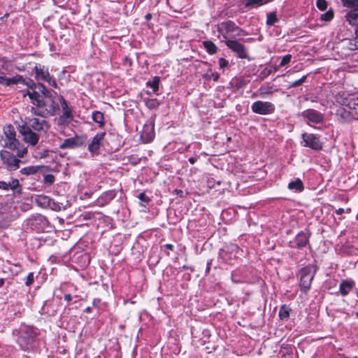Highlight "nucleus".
I'll use <instances>...</instances> for the list:
<instances>
[{"instance_id":"1","label":"nucleus","mask_w":358,"mask_h":358,"mask_svg":"<svg viewBox=\"0 0 358 358\" xmlns=\"http://www.w3.org/2000/svg\"><path fill=\"white\" fill-rule=\"evenodd\" d=\"M28 95L32 106L31 112L34 115L42 117L54 116L59 109V106L52 96H43L35 90L28 91Z\"/></svg>"},{"instance_id":"2","label":"nucleus","mask_w":358,"mask_h":358,"mask_svg":"<svg viewBox=\"0 0 358 358\" xmlns=\"http://www.w3.org/2000/svg\"><path fill=\"white\" fill-rule=\"evenodd\" d=\"M13 334L21 350L28 351L34 348L36 333L33 327L22 325L19 329H15Z\"/></svg>"},{"instance_id":"3","label":"nucleus","mask_w":358,"mask_h":358,"mask_svg":"<svg viewBox=\"0 0 358 358\" xmlns=\"http://www.w3.org/2000/svg\"><path fill=\"white\" fill-rule=\"evenodd\" d=\"M344 6L351 10L346 14V20L352 25L357 24L355 38L348 41V47L350 50L358 49V0H342Z\"/></svg>"},{"instance_id":"4","label":"nucleus","mask_w":358,"mask_h":358,"mask_svg":"<svg viewBox=\"0 0 358 358\" xmlns=\"http://www.w3.org/2000/svg\"><path fill=\"white\" fill-rule=\"evenodd\" d=\"M59 101L62 107V114L55 118L54 122L59 129L68 127L73 120V108L69 106L67 101L60 95Z\"/></svg>"},{"instance_id":"5","label":"nucleus","mask_w":358,"mask_h":358,"mask_svg":"<svg viewBox=\"0 0 358 358\" xmlns=\"http://www.w3.org/2000/svg\"><path fill=\"white\" fill-rule=\"evenodd\" d=\"M217 31L224 38L228 40L229 37H236L244 35V31L231 21L223 22L217 25Z\"/></svg>"},{"instance_id":"6","label":"nucleus","mask_w":358,"mask_h":358,"mask_svg":"<svg viewBox=\"0 0 358 358\" xmlns=\"http://www.w3.org/2000/svg\"><path fill=\"white\" fill-rule=\"evenodd\" d=\"M317 271V267L315 265L310 264L303 268L299 271L300 286L301 289L307 292L310 289L312 280Z\"/></svg>"},{"instance_id":"7","label":"nucleus","mask_w":358,"mask_h":358,"mask_svg":"<svg viewBox=\"0 0 358 358\" xmlns=\"http://www.w3.org/2000/svg\"><path fill=\"white\" fill-rule=\"evenodd\" d=\"M22 126L28 127L29 129L38 133H47L50 129V124L46 120L37 117H26Z\"/></svg>"},{"instance_id":"8","label":"nucleus","mask_w":358,"mask_h":358,"mask_svg":"<svg viewBox=\"0 0 358 358\" xmlns=\"http://www.w3.org/2000/svg\"><path fill=\"white\" fill-rule=\"evenodd\" d=\"M19 133L22 136V140L27 144L34 146L40 139V133L29 129L28 127L20 125L18 127Z\"/></svg>"},{"instance_id":"9","label":"nucleus","mask_w":358,"mask_h":358,"mask_svg":"<svg viewBox=\"0 0 358 358\" xmlns=\"http://www.w3.org/2000/svg\"><path fill=\"white\" fill-rule=\"evenodd\" d=\"M301 138L302 146L310 148L314 150H320L322 149V143L317 135L314 134L303 133L301 135Z\"/></svg>"},{"instance_id":"10","label":"nucleus","mask_w":358,"mask_h":358,"mask_svg":"<svg viewBox=\"0 0 358 358\" xmlns=\"http://www.w3.org/2000/svg\"><path fill=\"white\" fill-rule=\"evenodd\" d=\"M0 157L3 164L6 166V168L10 171H15L20 166V159L15 157L12 153L6 150H1L0 152Z\"/></svg>"},{"instance_id":"11","label":"nucleus","mask_w":358,"mask_h":358,"mask_svg":"<svg viewBox=\"0 0 358 358\" xmlns=\"http://www.w3.org/2000/svg\"><path fill=\"white\" fill-rule=\"evenodd\" d=\"M251 109L259 115H268L274 112L275 106L269 101H257L252 103Z\"/></svg>"},{"instance_id":"12","label":"nucleus","mask_w":358,"mask_h":358,"mask_svg":"<svg viewBox=\"0 0 358 358\" xmlns=\"http://www.w3.org/2000/svg\"><path fill=\"white\" fill-rule=\"evenodd\" d=\"M4 134L7 138V142L5 144V147L15 150L17 148L19 144L18 141L15 138L16 132L14 127L12 125H7L4 128Z\"/></svg>"},{"instance_id":"13","label":"nucleus","mask_w":358,"mask_h":358,"mask_svg":"<svg viewBox=\"0 0 358 358\" xmlns=\"http://www.w3.org/2000/svg\"><path fill=\"white\" fill-rule=\"evenodd\" d=\"M226 45L236 52V55L241 59L248 58V54L245 47L236 40H226Z\"/></svg>"},{"instance_id":"14","label":"nucleus","mask_w":358,"mask_h":358,"mask_svg":"<svg viewBox=\"0 0 358 358\" xmlns=\"http://www.w3.org/2000/svg\"><path fill=\"white\" fill-rule=\"evenodd\" d=\"M301 116L308 122L315 124L321 123L324 120L323 115L314 109H307L303 110L301 113Z\"/></svg>"},{"instance_id":"15","label":"nucleus","mask_w":358,"mask_h":358,"mask_svg":"<svg viewBox=\"0 0 358 358\" xmlns=\"http://www.w3.org/2000/svg\"><path fill=\"white\" fill-rule=\"evenodd\" d=\"M106 135L105 132L96 134L93 138L92 142L89 144L87 150L92 154L96 152L100 148L102 141Z\"/></svg>"},{"instance_id":"16","label":"nucleus","mask_w":358,"mask_h":358,"mask_svg":"<svg viewBox=\"0 0 358 358\" xmlns=\"http://www.w3.org/2000/svg\"><path fill=\"white\" fill-rule=\"evenodd\" d=\"M81 145L79 137L76 136L75 137L66 138L64 140L63 143L59 145V148L64 149H73L79 147Z\"/></svg>"},{"instance_id":"17","label":"nucleus","mask_w":358,"mask_h":358,"mask_svg":"<svg viewBox=\"0 0 358 358\" xmlns=\"http://www.w3.org/2000/svg\"><path fill=\"white\" fill-rule=\"evenodd\" d=\"M36 78L38 80L46 81L50 76L48 70L44 66H36L34 67Z\"/></svg>"},{"instance_id":"18","label":"nucleus","mask_w":358,"mask_h":358,"mask_svg":"<svg viewBox=\"0 0 358 358\" xmlns=\"http://www.w3.org/2000/svg\"><path fill=\"white\" fill-rule=\"evenodd\" d=\"M355 286V282L352 280H343L339 285V290L342 296H345L349 294Z\"/></svg>"},{"instance_id":"19","label":"nucleus","mask_w":358,"mask_h":358,"mask_svg":"<svg viewBox=\"0 0 358 358\" xmlns=\"http://www.w3.org/2000/svg\"><path fill=\"white\" fill-rule=\"evenodd\" d=\"M273 0H243L245 8H254L271 2Z\"/></svg>"},{"instance_id":"20","label":"nucleus","mask_w":358,"mask_h":358,"mask_svg":"<svg viewBox=\"0 0 358 358\" xmlns=\"http://www.w3.org/2000/svg\"><path fill=\"white\" fill-rule=\"evenodd\" d=\"M50 198L49 196L41 194L36 196L35 202L38 206L43 208H48V206H50Z\"/></svg>"},{"instance_id":"21","label":"nucleus","mask_w":358,"mask_h":358,"mask_svg":"<svg viewBox=\"0 0 358 358\" xmlns=\"http://www.w3.org/2000/svg\"><path fill=\"white\" fill-rule=\"evenodd\" d=\"M141 136L142 138H145L146 142L151 141L155 136L153 127L145 126L143 129Z\"/></svg>"},{"instance_id":"22","label":"nucleus","mask_w":358,"mask_h":358,"mask_svg":"<svg viewBox=\"0 0 358 358\" xmlns=\"http://www.w3.org/2000/svg\"><path fill=\"white\" fill-rule=\"evenodd\" d=\"M288 188L292 190L301 192L303 189V185L302 181L297 178L294 181H292L288 184Z\"/></svg>"},{"instance_id":"23","label":"nucleus","mask_w":358,"mask_h":358,"mask_svg":"<svg viewBox=\"0 0 358 358\" xmlns=\"http://www.w3.org/2000/svg\"><path fill=\"white\" fill-rule=\"evenodd\" d=\"M41 168L42 166H30L22 169L20 173L26 176L33 175L37 173Z\"/></svg>"},{"instance_id":"24","label":"nucleus","mask_w":358,"mask_h":358,"mask_svg":"<svg viewBox=\"0 0 358 358\" xmlns=\"http://www.w3.org/2000/svg\"><path fill=\"white\" fill-rule=\"evenodd\" d=\"M24 82V79H23L22 76L16 75L12 78H7L6 82L4 83V85L10 86L12 85H15Z\"/></svg>"},{"instance_id":"25","label":"nucleus","mask_w":358,"mask_h":358,"mask_svg":"<svg viewBox=\"0 0 358 358\" xmlns=\"http://www.w3.org/2000/svg\"><path fill=\"white\" fill-rule=\"evenodd\" d=\"M8 188L14 192L22 193V188L17 179H12L11 181L8 182Z\"/></svg>"},{"instance_id":"26","label":"nucleus","mask_w":358,"mask_h":358,"mask_svg":"<svg viewBox=\"0 0 358 358\" xmlns=\"http://www.w3.org/2000/svg\"><path fill=\"white\" fill-rule=\"evenodd\" d=\"M203 45L209 54H215L217 52V48L213 42L205 41L203 42Z\"/></svg>"},{"instance_id":"27","label":"nucleus","mask_w":358,"mask_h":358,"mask_svg":"<svg viewBox=\"0 0 358 358\" xmlns=\"http://www.w3.org/2000/svg\"><path fill=\"white\" fill-rule=\"evenodd\" d=\"M92 119L96 123L99 124L100 127H103L104 125L103 114L101 112H94L92 113Z\"/></svg>"},{"instance_id":"28","label":"nucleus","mask_w":358,"mask_h":358,"mask_svg":"<svg viewBox=\"0 0 358 358\" xmlns=\"http://www.w3.org/2000/svg\"><path fill=\"white\" fill-rule=\"evenodd\" d=\"M273 92V87L268 84L262 85L259 89V94L262 97H264L266 95L271 94Z\"/></svg>"},{"instance_id":"29","label":"nucleus","mask_w":358,"mask_h":358,"mask_svg":"<svg viewBox=\"0 0 358 358\" xmlns=\"http://www.w3.org/2000/svg\"><path fill=\"white\" fill-rule=\"evenodd\" d=\"M35 89L38 90L36 92L43 96H52V93L42 83L37 84V86Z\"/></svg>"},{"instance_id":"30","label":"nucleus","mask_w":358,"mask_h":358,"mask_svg":"<svg viewBox=\"0 0 358 358\" xmlns=\"http://www.w3.org/2000/svg\"><path fill=\"white\" fill-rule=\"evenodd\" d=\"M159 78L155 76L152 80L148 81L147 85L150 86L152 89L154 93L157 92L159 90Z\"/></svg>"},{"instance_id":"31","label":"nucleus","mask_w":358,"mask_h":358,"mask_svg":"<svg viewBox=\"0 0 358 358\" xmlns=\"http://www.w3.org/2000/svg\"><path fill=\"white\" fill-rule=\"evenodd\" d=\"M278 17L276 15V12H271L267 14L266 16V24L267 25H273L275 22H278Z\"/></svg>"},{"instance_id":"32","label":"nucleus","mask_w":358,"mask_h":358,"mask_svg":"<svg viewBox=\"0 0 358 358\" xmlns=\"http://www.w3.org/2000/svg\"><path fill=\"white\" fill-rule=\"evenodd\" d=\"M50 206H48V208H50L55 211H60L62 209H63V205L61 203L56 202L53 199H50Z\"/></svg>"},{"instance_id":"33","label":"nucleus","mask_w":358,"mask_h":358,"mask_svg":"<svg viewBox=\"0 0 358 358\" xmlns=\"http://www.w3.org/2000/svg\"><path fill=\"white\" fill-rule=\"evenodd\" d=\"M278 315L281 320H287L289 316V309L285 305L282 306Z\"/></svg>"},{"instance_id":"34","label":"nucleus","mask_w":358,"mask_h":358,"mask_svg":"<svg viewBox=\"0 0 358 358\" xmlns=\"http://www.w3.org/2000/svg\"><path fill=\"white\" fill-rule=\"evenodd\" d=\"M308 243V238L304 234H299L297 237L296 244L298 247L301 248L305 246Z\"/></svg>"},{"instance_id":"35","label":"nucleus","mask_w":358,"mask_h":358,"mask_svg":"<svg viewBox=\"0 0 358 358\" xmlns=\"http://www.w3.org/2000/svg\"><path fill=\"white\" fill-rule=\"evenodd\" d=\"M146 106L150 109H154L159 106V103L157 99H148L145 101Z\"/></svg>"},{"instance_id":"36","label":"nucleus","mask_w":358,"mask_h":358,"mask_svg":"<svg viewBox=\"0 0 358 358\" xmlns=\"http://www.w3.org/2000/svg\"><path fill=\"white\" fill-rule=\"evenodd\" d=\"M334 17V12L331 10L327 11L320 16V19L323 21H330Z\"/></svg>"},{"instance_id":"37","label":"nucleus","mask_w":358,"mask_h":358,"mask_svg":"<svg viewBox=\"0 0 358 358\" xmlns=\"http://www.w3.org/2000/svg\"><path fill=\"white\" fill-rule=\"evenodd\" d=\"M306 78H307V75L303 76L300 79L293 82L289 85V87H299V86L301 85L306 80Z\"/></svg>"},{"instance_id":"38","label":"nucleus","mask_w":358,"mask_h":358,"mask_svg":"<svg viewBox=\"0 0 358 358\" xmlns=\"http://www.w3.org/2000/svg\"><path fill=\"white\" fill-rule=\"evenodd\" d=\"M43 182L45 184L52 185L55 182V177L52 174H47L43 178Z\"/></svg>"},{"instance_id":"39","label":"nucleus","mask_w":358,"mask_h":358,"mask_svg":"<svg viewBox=\"0 0 358 358\" xmlns=\"http://www.w3.org/2000/svg\"><path fill=\"white\" fill-rule=\"evenodd\" d=\"M292 55H286L284 56L279 64V67L285 66L286 64H289L291 61Z\"/></svg>"},{"instance_id":"40","label":"nucleus","mask_w":358,"mask_h":358,"mask_svg":"<svg viewBox=\"0 0 358 358\" xmlns=\"http://www.w3.org/2000/svg\"><path fill=\"white\" fill-rule=\"evenodd\" d=\"M317 7L321 10H325L327 8V2L326 0H317Z\"/></svg>"},{"instance_id":"41","label":"nucleus","mask_w":358,"mask_h":358,"mask_svg":"<svg viewBox=\"0 0 358 358\" xmlns=\"http://www.w3.org/2000/svg\"><path fill=\"white\" fill-rule=\"evenodd\" d=\"M279 69V66H274L273 68H266L263 71H262V74H264V76H268V75H270L271 73H272L273 72H276Z\"/></svg>"},{"instance_id":"42","label":"nucleus","mask_w":358,"mask_h":358,"mask_svg":"<svg viewBox=\"0 0 358 358\" xmlns=\"http://www.w3.org/2000/svg\"><path fill=\"white\" fill-rule=\"evenodd\" d=\"M34 281V274L33 272L29 273L27 277V280L25 281V285L27 286H30Z\"/></svg>"},{"instance_id":"43","label":"nucleus","mask_w":358,"mask_h":358,"mask_svg":"<svg viewBox=\"0 0 358 358\" xmlns=\"http://www.w3.org/2000/svg\"><path fill=\"white\" fill-rule=\"evenodd\" d=\"M21 83L27 85L28 87L31 89H35L37 86V84L34 83V81L31 79L24 80V82Z\"/></svg>"},{"instance_id":"44","label":"nucleus","mask_w":358,"mask_h":358,"mask_svg":"<svg viewBox=\"0 0 358 358\" xmlns=\"http://www.w3.org/2000/svg\"><path fill=\"white\" fill-rule=\"evenodd\" d=\"M138 197L141 201H143L145 203H148L150 201L149 198L143 192L140 193Z\"/></svg>"},{"instance_id":"45","label":"nucleus","mask_w":358,"mask_h":358,"mask_svg":"<svg viewBox=\"0 0 358 358\" xmlns=\"http://www.w3.org/2000/svg\"><path fill=\"white\" fill-rule=\"evenodd\" d=\"M228 64V62L224 58H220L219 66L221 69L226 67Z\"/></svg>"},{"instance_id":"46","label":"nucleus","mask_w":358,"mask_h":358,"mask_svg":"<svg viewBox=\"0 0 358 358\" xmlns=\"http://www.w3.org/2000/svg\"><path fill=\"white\" fill-rule=\"evenodd\" d=\"M46 82L48 83V84L52 86V87L56 88L57 87L56 81L51 78V76L49 77V78L46 80Z\"/></svg>"},{"instance_id":"47","label":"nucleus","mask_w":358,"mask_h":358,"mask_svg":"<svg viewBox=\"0 0 358 358\" xmlns=\"http://www.w3.org/2000/svg\"><path fill=\"white\" fill-rule=\"evenodd\" d=\"M0 189H2L3 190H8V182L0 181Z\"/></svg>"},{"instance_id":"48","label":"nucleus","mask_w":358,"mask_h":358,"mask_svg":"<svg viewBox=\"0 0 358 358\" xmlns=\"http://www.w3.org/2000/svg\"><path fill=\"white\" fill-rule=\"evenodd\" d=\"M27 148H24L22 150H19L17 152V155L18 157L21 158L24 156V154L27 153Z\"/></svg>"},{"instance_id":"49","label":"nucleus","mask_w":358,"mask_h":358,"mask_svg":"<svg viewBox=\"0 0 358 358\" xmlns=\"http://www.w3.org/2000/svg\"><path fill=\"white\" fill-rule=\"evenodd\" d=\"M64 300L66 301H70L71 300V295L70 294H66L64 296Z\"/></svg>"},{"instance_id":"50","label":"nucleus","mask_w":358,"mask_h":358,"mask_svg":"<svg viewBox=\"0 0 358 358\" xmlns=\"http://www.w3.org/2000/svg\"><path fill=\"white\" fill-rule=\"evenodd\" d=\"M7 78L4 76H0V83L3 84L6 82Z\"/></svg>"},{"instance_id":"51","label":"nucleus","mask_w":358,"mask_h":358,"mask_svg":"<svg viewBox=\"0 0 358 358\" xmlns=\"http://www.w3.org/2000/svg\"><path fill=\"white\" fill-rule=\"evenodd\" d=\"M99 303H100V299H94V301H93V305H94V306H98Z\"/></svg>"},{"instance_id":"52","label":"nucleus","mask_w":358,"mask_h":358,"mask_svg":"<svg viewBox=\"0 0 358 358\" xmlns=\"http://www.w3.org/2000/svg\"><path fill=\"white\" fill-rule=\"evenodd\" d=\"M336 214H338V215H341V214H343V213H344V209H343V208H338V209H337V210H336Z\"/></svg>"},{"instance_id":"53","label":"nucleus","mask_w":358,"mask_h":358,"mask_svg":"<svg viewBox=\"0 0 358 358\" xmlns=\"http://www.w3.org/2000/svg\"><path fill=\"white\" fill-rule=\"evenodd\" d=\"M152 15L151 13H148L145 16V18L146 20H150L152 19Z\"/></svg>"},{"instance_id":"54","label":"nucleus","mask_w":358,"mask_h":358,"mask_svg":"<svg viewBox=\"0 0 358 358\" xmlns=\"http://www.w3.org/2000/svg\"><path fill=\"white\" fill-rule=\"evenodd\" d=\"M189 162L190 164H194L196 162V159L194 157L189 158Z\"/></svg>"},{"instance_id":"55","label":"nucleus","mask_w":358,"mask_h":358,"mask_svg":"<svg viewBox=\"0 0 358 358\" xmlns=\"http://www.w3.org/2000/svg\"><path fill=\"white\" fill-rule=\"evenodd\" d=\"M165 247L171 250H173V245L171 244H166Z\"/></svg>"},{"instance_id":"56","label":"nucleus","mask_w":358,"mask_h":358,"mask_svg":"<svg viewBox=\"0 0 358 358\" xmlns=\"http://www.w3.org/2000/svg\"><path fill=\"white\" fill-rule=\"evenodd\" d=\"M4 280L3 278H0V287L3 285Z\"/></svg>"},{"instance_id":"57","label":"nucleus","mask_w":358,"mask_h":358,"mask_svg":"<svg viewBox=\"0 0 358 358\" xmlns=\"http://www.w3.org/2000/svg\"><path fill=\"white\" fill-rule=\"evenodd\" d=\"M91 310H92V309H91V308H90V307H87V308H85V311L86 313H90V312H91Z\"/></svg>"},{"instance_id":"58","label":"nucleus","mask_w":358,"mask_h":358,"mask_svg":"<svg viewBox=\"0 0 358 358\" xmlns=\"http://www.w3.org/2000/svg\"><path fill=\"white\" fill-rule=\"evenodd\" d=\"M214 76V78L213 80L215 81L217 80L218 78H219V75L218 74H216L215 76L213 75Z\"/></svg>"},{"instance_id":"59","label":"nucleus","mask_w":358,"mask_h":358,"mask_svg":"<svg viewBox=\"0 0 358 358\" xmlns=\"http://www.w3.org/2000/svg\"><path fill=\"white\" fill-rule=\"evenodd\" d=\"M231 249H232L233 250H238V246H237V245H232V246H231Z\"/></svg>"},{"instance_id":"60","label":"nucleus","mask_w":358,"mask_h":358,"mask_svg":"<svg viewBox=\"0 0 358 358\" xmlns=\"http://www.w3.org/2000/svg\"><path fill=\"white\" fill-rule=\"evenodd\" d=\"M0 62H6V61L3 58H0Z\"/></svg>"},{"instance_id":"61","label":"nucleus","mask_w":358,"mask_h":358,"mask_svg":"<svg viewBox=\"0 0 358 358\" xmlns=\"http://www.w3.org/2000/svg\"><path fill=\"white\" fill-rule=\"evenodd\" d=\"M355 109L356 110V113H358V104H357V106Z\"/></svg>"},{"instance_id":"62","label":"nucleus","mask_w":358,"mask_h":358,"mask_svg":"<svg viewBox=\"0 0 358 358\" xmlns=\"http://www.w3.org/2000/svg\"><path fill=\"white\" fill-rule=\"evenodd\" d=\"M209 269H210V264H208L207 266V270L208 271Z\"/></svg>"},{"instance_id":"63","label":"nucleus","mask_w":358,"mask_h":358,"mask_svg":"<svg viewBox=\"0 0 358 358\" xmlns=\"http://www.w3.org/2000/svg\"><path fill=\"white\" fill-rule=\"evenodd\" d=\"M357 296L358 297V289L356 291Z\"/></svg>"},{"instance_id":"64","label":"nucleus","mask_w":358,"mask_h":358,"mask_svg":"<svg viewBox=\"0 0 358 358\" xmlns=\"http://www.w3.org/2000/svg\"><path fill=\"white\" fill-rule=\"evenodd\" d=\"M357 219H358V213H357Z\"/></svg>"}]
</instances>
